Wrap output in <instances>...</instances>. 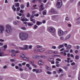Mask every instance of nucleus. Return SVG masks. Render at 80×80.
<instances>
[{
	"mask_svg": "<svg viewBox=\"0 0 80 80\" xmlns=\"http://www.w3.org/2000/svg\"><path fill=\"white\" fill-rule=\"evenodd\" d=\"M29 36L28 34L23 32H20L19 33V38L21 41H24L27 40Z\"/></svg>",
	"mask_w": 80,
	"mask_h": 80,
	"instance_id": "f257e3e1",
	"label": "nucleus"
},
{
	"mask_svg": "<svg viewBox=\"0 0 80 80\" xmlns=\"http://www.w3.org/2000/svg\"><path fill=\"white\" fill-rule=\"evenodd\" d=\"M6 29L5 32L8 34H11L12 32V26L8 24L6 25Z\"/></svg>",
	"mask_w": 80,
	"mask_h": 80,
	"instance_id": "f03ea898",
	"label": "nucleus"
},
{
	"mask_svg": "<svg viewBox=\"0 0 80 80\" xmlns=\"http://www.w3.org/2000/svg\"><path fill=\"white\" fill-rule=\"evenodd\" d=\"M48 31L51 33H55V29L54 27L52 26L49 27L48 28Z\"/></svg>",
	"mask_w": 80,
	"mask_h": 80,
	"instance_id": "7ed1b4c3",
	"label": "nucleus"
},
{
	"mask_svg": "<svg viewBox=\"0 0 80 80\" xmlns=\"http://www.w3.org/2000/svg\"><path fill=\"white\" fill-rule=\"evenodd\" d=\"M62 5V0H58L57 2L56 3V7L57 8H61Z\"/></svg>",
	"mask_w": 80,
	"mask_h": 80,
	"instance_id": "20e7f679",
	"label": "nucleus"
},
{
	"mask_svg": "<svg viewBox=\"0 0 80 80\" xmlns=\"http://www.w3.org/2000/svg\"><path fill=\"white\" fill-rule=\"evenodd\" d=\"M5 30V27L2 25H0V33H2Z\"/></svg>",
	"mask_w": 80,
	"mask_h": 80,
	"instance_id": "39448f33",
	"label": "nucleus"
},
{
	"mask_svg": "<svg viewBox=\"0 0 80 80\" xmlns=\"http://www.w3.org/2000/svg\"><path fill=\"white\" fill-rule=\"evenodd\" d=\"M58 34L59 36H62L64 35V32L61 30H59L58 31Z\"/></svg>",
	"mask_w": 80,
	"mask_h": 80,
	"instance_id": "423d86ee",
	"label": "nucleus"
},
{
	"mask_svg": "<svg viewBox=\"0 0 80 80\" xmlns=\"http://www.w3.org/2000/svg\"><path fill=\"white\" fill-rule=\"evenodd\" d=\"M8 52H12V53H20V52L19 51H15V50L12 49V50H9L8 51Z\"/></svg>",
	"mask_w": 80,
	"mask_h": 80,
	"instance_id": "0eeeda50",
	"label": "nucleus"
},
{
	"mask_svg": "<svg viewBox=\"0 0 80 80\" xmlns=\"http://www.w3.org/2000/svg\"><path fill=\"white\" fill-rule=\"evenodd\" d=\"M23 46L24 48L19 47V48L20 49H21V50H27V49H28V45H24Z\"/></svg>",
	"mask_w": 80,
	"mask_h": 80,
	"instance_id": "6e6552de",
	"label": "nucleus"
},
{
	"mask_svg": "<svg viewBox=\"0 0 80 80\" xmlns=\"http://www.w3.org/2000/svg\"><path fill=\"white\" fill-rule=\"evenodd\" d=\"M43 4H41L40 5V8L39 9V12H41L42 11V10H43L44 9H45V8H43Z\"/></svg>",
	"mask_w": 80,
	"mask_h": 80,
	"instance_id": "1a4fd4ad",
	"label": "nucleus"
},
{
	"mask_svg": "<svg viewBox=\"0 0 80 80\" xmlns=\"http://www.w3.org/2000/svg\"><path fill=\"white\" fill-rule=\"evenodd\" d=\"M52 19V20L56 21L57 20V16L54 15L51 16Z\"/></svg>",
	"mask_w": 80,
	"mask_h": 80,
	"instance_id": "9d476101",
	"label": "nucleus"
},
{
	"mask_svg": "<svg viewBox=\"0 0 80 80\" xmlns=\"http://www.w3.org/2000/svg\"><path fill=\"white\" fill-rule=\"evenodd\" d=\"M51 12L53 14H57V12L54 9H51Z\"/></svg>",
	"mask_w": 80,
	"mask_h": 80,
	"instance_id": "9b49d317",
	"label": "nucleus"
},
{
	"mask_svg": "<svg viewBox=\"0 0 80 80\" xmlns=\"http://www.w3.org/2000/svg\"><path fill=\"white\" fill-rule=\"evenodd\" d=\"M45 50V48H42L40 49H39V52L40 53H42Z\"/></svg>",
	"mask_w": 80,
	"mask_h": 80,
	"instance_id": "f8f14e48",
	"label": "nucleus"
},
{
	"mask_svg": "<svg viewBox=\"0 0 80 80\" xmlns=\"http://www.w3.org/2000/svg\"><path fill=\"white\" fill-rule=\"evenodd\" d=\"M38 56L33 55L32 56V57L33 59H38Z\"/></svg>",
	"mask_w": 80,
	"mask_h": 80,
	"instance_id": "ddd939ff",
	"label": "nucleus"
},
{
	"mask_svg": "<svg viewBox=\"0 0 80 80\" xmlns=\"http://www.w3.org/2000/svg\"><path fill=\"white\" fill-rule=\"evenodd\" d=\"M38 71H39V69H33L32 70V72H36V73H38Z\"/></svg>",
	"mask_w": 80,
	"mask_h": 80,
	"instance_id": "4468645a",
	"label": "nucleus"
},
{
	"mask_svg": "<svg viewBox=\"0 0 80 80\" xmlns=\"http://www.w3.org/2000/svg\"><path fill=\"white\" fill-rule=\"evenodd\" d=\"M34 52L35 53H38L39 52V49L36 48L34 50Z\"/></svg>",
	"mask_w": 80,
	"mask_h": 80,
	"instance_id": "2eb2a0df",
	"label": "nucleus"
},
{
	"mask_svg": "<svg viewBox=\"0 0 80 80\" xmlns=\"http://www.w3.org/2000/svg\"><path fill=\"white\" fill-rule=\"evenodd\" d=\"M22 60H29V58L28 57H27L25 56L23 58H22Z\"/></svg>",
	"mask_w": 80,
	"mask_h": 80,
	"instance_id": "dca6fc26",
	"label": "nucleus"
},
{
	"mask_svg": "<svg viewBox=\"0 0 80 80\" xmlns=\"http://www.w3.org/2000/svg\"><path fill=\"white\" fill-rule=\"evenodd\" d=\"M38 63L40 65H43V62L42 61H39L38 62Z\"/></svg>",
	"mask_w": 80,
	"mask_h": 80,
	"instance_id": "f3484780",
	"label": "nucleus"
},
{
	"mask_svg": "<svg viewBox=\"0 0 80 80\" xmlns=\"http://www.w3.org/2000/svg\"><path fill=\"white\" fill-rule=\"evenodd\" d=\"M5 56V55L4 54L3 52H0V57H3Z\"/></svg>",
	"mask_w": 80,
	"mask_h": 80,
	"instance_id": "a211bd4d",
	"label": "nucleus"
},
{
	"mask_svg": "<svg viewBox=\"0 0 80 80\" xmlns=\"http://www.w3.org/2000/svg\"><path fill=\"white\" fill-rule=\"evenodd\" d=\"M27 24L28 26H30V27H32V25H33V24L32 22H28Z\"/></svg>",
	"mask_w": 80,
	"mask_h": 80,
	"instance_id": "6ab92c4d",
	"label": "nucleus"
},
{
	"mask_svg": "<svg viewBox=\"0 0 80 80\" xmlns=\"http://www.w3.org/2000/svg\"><path fill=\"white\" fill-rule=\"evenodd\" d=\"M70 34L68 35L65 38V40H68L69 38H70Z\"/></svg>",
	"mask_w": 80,
	"mask_h": 80,
	"instance_id": "aec40b11",
	"label": "nucleus"
},
{
	"mask_svg": "<svg viewBox=\"0 0 80 80\" xmlns=\"http://www.w3.org/2000/svg\"><path fill=\"white\" fill-rule=\"evenodd\" d=\"M45 67L46 69L47 70H51V68H50L48 66L46 65Z\"/></svg>",
	"mask_w": 80,
	"mask_h": 80,
	"instance_id": "412c9836",
	"label": "nucleus"
},
{
	"mask_svg": "<svg viewBox=\"0 0 80 80\" xmlns=\"http://www.w3.org/2000/svg\"><path fill=\"white\" fill-rule=\"evenodd\" d=\"M25 57V55L23 54L22 53L20 54V57L22 58H23Z\"/></svg>",
	"mask_w": 80,
	"mask_h": 80,
	"instance_id": "4be33fe9",
	"label": "nucleus"
},
{
	"mask_svg": "<svg viewBox=\"0 0 80 80\" xmlns=\"http://www.w3.org/2000/svg\"><path fill=\"white\" fill-rule=\"evenodd\" d=\"M21 78H23L24 79H26L27 78H26L25 77V75L23 74H21Z\"/></svg>",
	"mask_w": 80,
	"mask_h": 80,
	"instance_id": "5701e85b",
	"label": "nucleus"
},
{
	"mask_svg": "<svg viewBox=\"0 0 80 80\" xmlns=\"http://www.w3.org/2000/svg\"><path fill=\"white\" fill-rule=\"evenodd\" d=\"M63 47H64V45H63V44L60 45L58 47V49H60V48H63Z\"/></svg>",
	"mask_w": 80,
	"mask_h": 80,
	"instance_id": "b1692460",
	"label": "nucleus"
},
{
	"mask_svg": "<svg viewBox=\"0 0 80 80\" xmlns=\"http://www.w3.org/2000/svg\"><path fill=\"white\" fill-rule=\"evenodd\" d=\"M71 59V58H67V60H65V61L66 62H67L68 63H70V60Z\"/></svg>",
	"mask_w": 80,
	"mask_h": 80,
	"instance_id": "393cba45",
	"label": "nucleus"
},
{
	"mask_svg": "<svg viewBox=\"0 0 80 80\" xmlns=\"http://www.w3.org/2000/svg\"><path fill=\"white\" fill-rule=\"evenodd\" d=\"M21 21L22 22H24V21H28V19H27V18H23L21 20Z\"/></svg>",
	"mask_w": 80,
	"mask_h": 80,
	"instance_id": "a878e982",
	"label": "nucleus"
},
{
	"mask_svg": "<svg viewBox=\"0 0 80 80\" xmlns=\"http://www.w3.org/2000/svg\"><path fill=\"white\" fill-rule=\"evenodd\" d=\"M42 23V22L38 21L37 23V25H41Z\"/></svg>",
	"mask_w": 80,
	"mask_h": 80,
	"instance_id": "bb28decb",
	"label": "nucleus"
},
{
	"mask_svg": "<svg viewBox=\"0 0 80 80\" xmlns=\"http://www.w3.org/2000/svg\"><path fill=\"white\" fill-rule=\"evenodd\" d=\"M37 28H38V26H37V25H34V27H33V28L34 30H36Z\"/></svg>",
	"mask_w": 80,
	"mask_h": 80,
	"instance_id": "cd10ccee",
	"label": "nucleus"
},
{
	"mask_svg": "<svg viewBox=\"0 0 80 80\" xmlns=\"http://www.w3.org/2000/svg\"><path fill=\"white\" fill-rule=\"evenodd\" d=\"M67 48L68 49V50H70V49L71 48V45H68L67 47Z\"/></svg>",
	"mask_w": 80,
	"mask_h": 80,
	"instance_id": "c85d7f7f",
	"label": "nucleus"
},
{
	"mask_svg": "<svg viewBox=\"0 0 80 80\" xmlns=\"http://www.w3.org/2000/svg\"><path fill=\"white\" fill-rule=\"evenodd\" d=\"M12 9H13V11L14 12L16 11V8H15V6L14 5H13L12 6Z\"/></svg>",
	"mask_w": 80,
	"mask_h": 80,
	"instance_id": "c756f323",
	"label": "nucleus"
},
{
	"mask_svg": "<svg viewBox=\"0 0 80 80\" xmlns=\"http://www.w3.org/2000/svg\"><path fill=\"white\" fill-rule=\"evenodd\" d=\"M75 59H76V60H78V59H79V56L78 55H76L75 57Z\"/></svg>",
	"mask_w": 80,
	"mask_h": 80,
	"instance_id": "7c9ffc66",
	"label": "nucleus"
},
{
	"mask_svg": "<svg viewBox=\"0 0 80 80\" xmlns=\"http://www.w3.org/2000/svg\"><path fill=\"white\" fill-rule=\"evenodd\" d=\"M36 47L38 48H42V46H40L39 45H37L36 46Z\"/></svg>",
	"mask_w": 80,
	"mask_h": 80,
	"instance_id": "2f4dec72",
	"label": "nucleus"
},
{
	"mask_svg": "<svg viewBox=\"0 0 80 80\" xmlns=\"http://www.w3.org/2000/svg\"><path fill=\"white\" fill-rule=\"evenodd\" d=\"M44 56L43 55H41V56H38V59H39L40 58H43L44 57Z\"/></svg>",
	"mask_w": 80,
	"mask_h": 80,
	"instance_id": "473e14b6",
	"label": "nucleus"
},
{
	"mask_svg": "<svg viewBox=\"0 0 80 80\" xmlns=\"http://www.w3.org/2000/svg\"><path fill=\"white\" fill-rule=\"evenodd\" d=\"M15 53L12 52V53L11 55V56L12 57H13V56L15 57L16 54Z\"/></svg>",
	"mask_w": 80,
	"mask_h": 80,
	"instance_id": "72a5a7b5",
	"label": "nucleus"
},
{
	"mask_svg": "<svg viewBox=\"0 0 80 80\" xmlns=\"http://www.w3.org/2000/svg\"><path fill=\"white\" fill-rule=\"evenodd\" d=\"M48 60L50 62H52L53 60V58H49Z\"/></svg>",
	"mask_w": 80,
	"mask_h": 80,
	"instance_id": "f704fd0d",
	"label": "nucleus"
},
{
	"mask_svg": "<svg viewBox=\"0 0 80 80\" xmlns=\"http://www.w3.org/2000/svg\"><path fill=\"white\" fill-rule=\"evenodd\" d=\"M8 68V67L7 65H4L3 67V69H6V68Z\"/></svg>",
	"mask_w": 80,
	"mask_h": 80,
	"instance_id": "c9c22d12",
	"label": "nucleus"
},
{
	"mask_svg": "<svg viewBox=\"0 0 80 80\" xmlns=\"http://www.w3.org/2000/svg\"><path fill=\"white\" fill-rule=\"evenodd\" d=\"M42 72H43V70H42V69H40L38 71V73H42Z\"/></svg>",
	"mask_w": 80,
	"mask_h": 80,
	"instance_id": "e433bc0d",
	"label": "nucleus"
},
{
	"mask_svg": "<svg viewBox=\"0 0 80 80\" xmlns=\"http://www.w3.org/2000/svg\"><path fill=\"white\" fill-rule=\"evenodd\" d=\"M10 62H15V60L13 59H10Z\"/></svg>",
	"mask_w": 80,
	"mask_h": 80,
	"instance_id": "4c0bfd02",
	"label": "nucleus"
},
{
	"mask_svg": "<svg viewBox=\"0 0 80 80\" xmlns=\"http://www.w3.org/2000/svg\"><path fill=\"white\" fill-rule=\"evenodd\" d=\"M13 23L14 25H17V22H16V21H14L13 22Z\"/></svg>",
	"mask_w": 80,
	"mask_h": 80,
	"instance_id": "58836bf2",
	"label": "nucleus"
},
{
	"mask_svg": "<svg viewBox=\"0 0 80 80\" xmlns=\"http://www.w3.org/2000/svg\"><path fill=\"white\" fill-rule=\"evenodd\" d=\"M20 7L21 8L23 9L24 8V6H23V4H22L21 5Z\"/></svg>",
	"mask_w": 80,
	"mask_h": 80,
	"instance_id": "ea45409f",
	"label": "nucleus"
},
{
	"mask_svg": "<svg viewBox=\"0 0 80 80\" xmlns=\"http://www.w3.org/2000/svg\"><path fill=\"white\" fill-rule=\"evenodd\" d=\"M59 71L60 72H62V73H63V70L61 68L59 70Z\"/></svg>",
	"mask_w": 80,
	"mask_h": 80,
	"instance_id": "a19ab883",
	"label": "nucleus"
},
{
	"mask_svg": "<svg viewBox=\"0 0 80 80\" xmlns=\"http://www.w3.org/2000/svg\"><path fill=\"white\" fill-rule=\"evenodd\" d=\"M47 73H48V75H51V74H52V72H50L47 71Z\"/></svg>",
	"mask_w": 80,
	"mask_h": 80,
	"instance_id": "79ce46f5",
	"label": "nucleus"
},
{
	"mask_svg": "<svg viewBox=\"0 0 80 80\" xmlns=\"http://www.w3.org/2000/svg\"><path fill=\"white\" fill-rule=\"evenodd\" d=\"M56 61H59V62H61V59H60V58H58L56 59Z\"/></svg>",
	"mask_w": 80,
	"mask_h": 80,
	"instance_id": "37998d69",
	"label": "nucleus"
},
{
	"mask_svg": "<svg viewBox=\"0 0 80 80\" xmlns=\"http://www.w3.org/2000/svg\"><path fill=\"white\" fill-rule=\"evenodd\" d=\"M60 39L61 40H64V38L62 37H60Z\"/></svg>",
	"mask_w": 80,
	"mask_h": 80,
	"instance_id": "c03bdc74",
	"label": "nucleus"
},
{
	"mask_svg": "<svg viewBox=\"0 0 80 80\" xmlns=\"http://www.w3.org/2000/svg\"><path fill=\"white\" fill-rule=\"evenodd\" d=\"M20 8H17L16 11L17 12H19V10H20Z\"/></svg>",
	"mask_w": 80,
	"mask_h": 80,
	"instance_id": "a18cd8bd",
	"label": "nucleus"
},
{
	"mask_svg": "<svg viewBox=\"0 0 80 80\" xmlns=\"http://www.w3.org/2000/svg\"><path fill=\"white\" fill-rule=\"evenodd\" d=\"M48 53L49 54H51V53H53V51H49L48 52Z\"/></svg>",
	"mask_w": 80,
	"mask_h": 80,
	"instance_id": "49530a36",
	"label": "nucleus"
},
{
	"mask_svg": "<svg viewBox=\"0 0 80 80\" xmlns=\"http://www.w3.org/2000/svg\"><path fill=\"white\" fill-rule=\"evenodd\" d=\"M16 7H19V6L20 5V4H19V3H17L16 4Z\"/></svg>",
	"mask_w": 80,
	"mask_h": 80,
	"instance_id": "de8ad7c7",
	"label": "nucleus"
},
{
	"mask_svg": "<svg viewBox=\"0 0 80 80\" xmlns=\"http://www.w3.org/2000/svg\"><path fill=\"white\" fill-rule=\"evenodd\" d=\"M26 65V67H27L28 68L30 66V64H27Z\"/></svg>",
	"mask_w": 80,
	"mask_h": 80,
	"instance_id": "09e8293b",
	"label": "nucleus"
},
{
	"mask_svg": "<svg viewBox=\"0 0 80 80\" xmlns=\"http://www.w3.org/2000/svg\"><path fill=\"white\" fill-rule=\"evenodd\" d=\"M52 48H53V49H56V47L55 46H53L52 47Z\"/></svg>",
	"mask_w": 80,
	"mask_h": 80,
	"instance_id": "8fccbe9b",
	"label": "nucleus"
},
{
	"mask_svg": "<svg viewBox=\"0 0 80 80\" xmlns=\"http://www.w3.org/2000/svg\"><path fill=\"white\" fill-rule=\"evenodd\" d=\"M21 28L22 30H26V28L25 27H22Z\"/></svg>",
	"mask_w": 80,
	"mask_h": 80,
	"instance_id": "3c124183",
	"label": "nucleus"
},
{
	"mask_svg": "<svg viewBox=\"0 0 80 80\" xmlns=\"http://www.w3.org/2000/svg\"><path fill=\"white\" fill-rule=\"evenodd\" d=\"M38 0H33L32 1V3H35V2H37Z\"/></svg>",
	"mask_w": 80,
	"mask_h": 80,
	"instance_id": "603ef678",
	"label": "nucleus"
},
{
	"mask_svg": "<svg viewBox=\"0 0 80 80\" xmlns=\"http://www.w3.org/2000/svg\"><path fill=\"white\" fill-rule=\"evenodd\" d=\"M71 65L72 66L73 65H75V63L74 62H73L71 63Z\"/></svg>",
	"mask_w": 80,
	"mask_h": 80,
	"instance_id": "864d4df0",
	"label": "nucleus"
},
{
	"mask_svg": "<svg viewBox=\"0 0 80 80\" xmlns=\"http://www.w3.org/2000/svg\"><path fill=\"white\" fill-rule=\"evenodd\" d=\"M29 63H30V64L34 63V61H30L29 62Z\"/></svg>",
	"mask_w": 80,
	"mask_h": 80,
	"instance_id": "5fc2aeb1",
	"label": "nucleus"
},
{
	"mask_svg": "<svg viewBox=\"0 0 80 80\" xmlns=\"http://www.w3.org/2000/svg\"><path fill=\"white\" fill-rule=\"evenodd\" d=\"M32 65L35 68H37V65H35V64H32Z\"/></svg>",
	"mask_w": 80,
	"mask_h": 80,
	"instance_id": "6e6d98bb",
	"label": "nucleus"
},
{
	"mask_svg": "<svg viewBox=\"0 0 80 80\" xmlns=\"http://www.w3.org/2000/svg\"><path fill=\"white\" fill-rule=\"evenodd\" d=\"M65 20H67V21H68V20H69V18H68V17H67L66 18Z\"/></svg>",
	"mask_w": 80,
	"mask_h": 80,
	"instance_id": "4d7b16f0",
	"label": "nucleus"
},
{
	"mask_svg": "<svg viewBox=\"0 0 80 80\" xmlns=\"http://www.w3.org/2000/svg\"><path fill=\"white\" fill-rule=\"evenodd\" d=\"M78 50H75V53H76V54H77V53H78Z\"/></svg>",
	"mask_w": 80,
	"mask_h": 80,
	"instance_id": "13d9d810",
	"label": "nucleus"
},
{
	"mask_svg": "<svg viewBox=\"0 0 80 80\" xmlns=\"http://www.w3.org/2000/svg\"><path fill=\"white\" fill-rule=\"evenodd\" d=\"M70 57H73V58H74V56H73V55L72 54H71L70 55Z\"/></svg>",
	"mask_w": 80,
	"mask_h": 80,
	"instance_id": "bf43d9fd",
	"label": "nucleus"
},
{
	"mask_svg": "<svg viewBox=\"0 0 80 80\" xmlns=\"http://www.w3.org/2000/svg\"><path fill=\"white\" fill-rule=\"evenodd\" d=\"M45 10H44L42 12L43 15H46V12H45Z\"/></svg>",
	"mask_w": 80,
	"mask_h": 80,
	"instance_id": "052dcab7",
	"label": "nucleus"
},
{
	"mask_svg": "<svg viewBox=\"0 0 80 80\" xmlns=\"http://www.w3.org/2000/svg\"><path fill=\"white\" fill-rule=\"evenodd\" d=\"M30 17V13H28L27 15V17Z\"/></svg>",
	"mask_w": 80,
	"mask_h": 80,
	"instance_id": "680f3d73",
	"label": "nucleus"
},
{
	"mask_svg": "<svg viewBox=\"0 0 80 80\" xmlns=\"http://www.w3.org/2000/svg\"><path fill=\"white\" fill-rule=\"evenodd\" d=\"M63 74H62L60 75V76H59L60 78H62V77H63Z\"/></svg>",
	"mask_w": 80,
	"mask_h": 80,
	"instance_id": "e2e57ef3",
	"label": "nucleus"
},
{
	"mask_svg": "<svg viewBox=\"0 0 80 80\" xmlns=\"http://www.w3.org/2000/svg\"><path fill=\"white\" fill-rule=\"evenodd\" d=\"M29 6H30L29 5V2H28L27 4V7H29Z\"/></svg>",
	"mask_w": 80,
	"mask_h": 80,
	"instance_id": "0e129e2a",
	"label": "nucleus"
},
{
	"mask_svg": "<svg viewBox=\"0 0 80 80\" xmlns=\"http://www.w3.org/2000/svg\"><path fill=\"white\" fill-rule=\"evenodd\" d=\"M69 52V51L68 50H64V52H67V53H68Z\"/></svg>",
	"mask_w": 80,
	"mask_h": 80,
	"instance_id": "69168bd1",
	"label": "nucleus"
},
{
	"mask_svg": "<svg viewBox=\"0 0 80 80\" xmlns=\"http://www.w3.org/2000/svg\"><path fill=\"white\" fill-rule=\"evenodd\" d=\"M11 66H12V67H14L15 66V64H14V63H12Z\"/></svg>",
	"mask_w": 80,
	"mask_h": 80,
	"instance_id": "338daca9",
	"label": "nucleus"
},
{
	"mask_svg": "<svg viewBox=\"0 0 80 80\" xmlns=\"http://www.w3.org/2000/svg\"><path fill=\"white\" fill-rule=\"evenodd\" d=\"M22 65H26V62H23L22 63Z\"/></svg>",
	"mask_w": 80,
	"mask_h": 80,
	"instance_id": "774afa93",
	"label": "nucleus"
}]
</instances>
